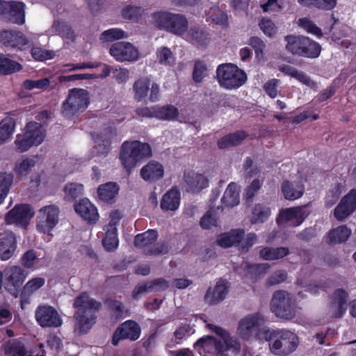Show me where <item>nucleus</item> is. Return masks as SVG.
<instances>
[{
	"label": "nucleus",
	"instance_id": "1",
	"mask_svg": "<svg viewBox=\"0 0 356 356\" xmlns=\"http://www.w3.org/2000/svg\"><path fill=\"white\" fill-rule=\"evenodd\" d=\"M73 307L76 309L74 331L86 334L96 323L95 314L100 309L101 303L83 292L74 299Z\"/></svg>",
	"mask_w": 356,
	"mask_h": 356
},
{
	"label": "nucleus",
	"instance_id": "2",
	"mask_svg": "<svg viewBox=\"0 0 356 356\" xmlns=\"http://www.w3.org/2000/svg\"><path fill=\"white\" fill-rule=\"evenodd\" d=\"M215 332L218 335V338L213 337H207L200 339L195 344L194 347L200 354H214L231 350L233 353H238L241 345L237 339H234L229 334L220 327L212 326Z\"/></svg>",
	"mask_w": 356,
	"mask_h": 356
},
{
	"label": "nucleus",
	"instance_id": "3",
	"mask_svg": "<svg viewBox=\"0 0 356 356\" xmlns=\"http://www.w3.org/2000/svg\"><path fill=\"white\" fill-rule=\"evenodd\" d=\"M263 333L264 340L268 341L269 349L274 355H289L296 350L300 343L297 334L289 330H268Z\"/></svg>",
	"mask_w": 356,
	"mask_h": 356
},
{
	"label": "nucleus",
	"instance_id": "4",
	"mask_svg": "<svg viewBox=\"0 0 356 356\" xmlns=\"http://www.w3.org/2000/svg\"><path fill=\"white\" fill-rule=\"evenodd\" d=\"M152 156V147L147 143L139 140L125 141L121 146L120 159L123 167L129 172L142 160Z\"/></svg>",
	"mask_w": 356,
	"mask_h": 356
},
{
	"label": "nucleus",
	"instance_id": "5",
	"mask_svg": "<svg viewBox=\"0 0 356 356\" xmlns=\"http://www.w3.org/2000/svg\"><path fill=\"white\" fill-rule=\"evenodd\" d=\"M270 309L276 317L286 321L294 318L298 314V307L293 296L284 290L274 292Z\"/></svg>",
	"mask_w": 356,
	"mask_h": 356
},
{
	"label": "nucleus",
	"instance_id": "6",
	"mask_svg": "<svg viewBox=\"0 0 356 356\" xmlns=\"http://www.w3.org/2000/svg\"><path fill=\"white\" fill-rule=\"evenodd\" d=\"M286 49L293 55L316 58L321 53V46L309 38L300 35H286Z\"/></svg>",
	"mask_w": 356,
	"mask_h": 356
},
{
	"label": "nucleus",
	"instance_id": "7",
	"mask_svg": "<svg viewBox=\"0 0 356 356\" xmlns=\"http://www.w3.org/2000/svg\"><path fill=\"white\" fill-rule=\"evenodd\" d=\"M216 78L221 87L226 89H234L241 87L245 83L247 75L236 65L225 63L218 67Z\"/></svg>",
	"mask_w": 356,
	"mask_h": 356
},
{
	"label": "nucleus",
	"instance_id": "8",
	"mask_svg": "<svg viewBox=\"0 0 356 356\" xmlns=\"http://www.w3.org/2000/svg\"><path fill=\"white\" fill-rule=\"evenodd\" d=\"M156 26L177 35H183L188 29V22L181 14L159 12L153 15Z\"/></svg>",
	"mask_w": 356,
	"mask_h": 356
},
{
	"label": "nucleus",
	"instance_id": "9",
	"mask_svg": "<svg viewBox=\"0 0 356 356\" xmlns=\"http://www.w3.org/2000/svg\"><path fill=\"white\" fill-rule=\"evenodd\" d=\"M264 319L258 313L246 315L238 323L237 334L243 339L250 340L252 338L264 340V333L268 330L261 329Z\"/></svg>",
	"mask_w": 356,
	"mask_h": 356
},
{
	"label": "nucleus",
	"instance_id": "10",
	"mask_svg": "<svg viewBox=\"0 0 356 356\" xmlns=\"http://www.w3.org/2000/svg\"><path fill=\"white\" fill-rule=\"evenodd\" d=\"M90 102L87 90L81 88H73L69 90L67 98L62 105V113L67 118L83 112Z\"/></svg>",
	"mask_w": 356,
	"mask_h": 356
},
{
	"label": "nucleus",
	"instance_id": "11",
	"mask_svg": "<svg viewBox=\"0 0 356 356\" xmlns=\"http://www.w3.org/2000/svg\"><path fill=\"white\" fill-rule=\"evenodd\" d=\"M348 301V293L345 290H335L329 297L327 315L332 318H341L347 310Z\"/></svg>",
	"mask_w": 356,
	"mask_h": 356
},
{
	"label": "nucleus",
	"instance_id": "12",
	"mask_svg": "<svg viewBox=\"0 0 356 356\" xmlns=\"http://www.w3.org/2000/svg\"><path fill=\"white\" fill-rule=\"evenodd\" d=\"M6 289L15 297H17L19 289L27 277V272L19 266H10L3 270Z\"/></svg>",
	"mask_w": 356,
	"mask_h": 356
},
{
	"label": "nucleus",
	"instance_id": "13",
	"mask_svg": "<svg viewBox=\"0 0 356 356\" xmlns=\"http://www.w3.org/2000/svg\"><path fill=\"white\" fill-rule=\"evenodd\" d=\"M59 208L55 204L42 207L37 218V229L42 233L49 232L58 222Z\"/></svg>",
	"mask_w": 356,
	"mask_h": 356
},
{
	"label": "nucleus",
	"instance_id": "14",
	"mask_svg": "<svg viewBox=\"0 0 356 356\" xmlns=\"http://www.w3.org/2000/svg\"><path fill=\"white\" fill-rule=\"evenodd\" d=\"M33 215L34 212L29 204H18L6 213L5 221L8 225H15L25 228Z\"/></svg>",
	"mask_w": 356,
	"mask_h": 356
},
{
	"label": "nucleus",
	"instance_id": "15",
	"mask_svg": "<svg viewBox=\"0 0 356 356\" xmlns=\"http://www.w3.org/2000/svg\"><path fill=\"white\" fill-rule=\"evenodd\" d=\"M24 7L22 2L0 0V15L8 22L23 24L25 22Z\"/></svg>",
	"mask_w": 356,
	"mask_h": 356
},
{
	"label": "nucleus",
	"instance_id": "16",
	"mask_svg": "<svg viewBox=\"0 0 356 356\" xmlns=\"http://www.w3.org/2000/svg\"><path fill=\"white\" fill-rule=\"evenodd\" d=\"M35 317L42 327H58L63 323L57 310L51 306H39L35 311Z\"/></svg>",
	"mask_w": 356,
	"mask_h": 356
},
{
	"label": "nucleus",
	"instance_id": "17",
	"mask_svg": "<svg viewBox=\"0 0 356 356\" xmlns=\"http://www.w3.org/2000/svg\"><path fill=\"white\" fill-rule=\"evenodd\" d=\"M109 52L116 60L120 62H133L139 58L138 50L128 42H118L113 44Z\"/></svg>",
	"mask_w": 356,
	"mask_h": 356
},
{
	"label": "nucleus",
	"instance_id": "18",
	"mask_svg": "<svg viewBox=\"0 0 356 356\" xmlns=\"http://www.w3.org/2000/svg\"><path fill=\"white\" fill-rule=\"evenodd\" d=\"M309 213L308 205L288 208L280 212L277 222L278 224L291 222L293 226H298L304 221Z\"/></svg>",
	"mask_w": 356,
	"mask_h": 356
},
{
	"label": "nucleus",
	"instance_id": "19",
	"mask_svg": "<svg viewBox=\"0 0 356 356\" xmlns=\"http://www.w3.org/2000/svg\"><path fill=\"white\" fill-rule=\"evenodd\" d=\"M140 334V325L136 321L131 320L127 321L118 326L114 332L112 343L114 346H117L121 339H124L136 341L139 338Z\"/></svg>",
	"mask_w": 356,
	"mask_h": 356
},
{
	"label": "nucleus",
	"instance_id": "20",
	"mask_svg": "<svg viewBox=\"0 0 356 356\" xmlns=\"http://www.w3.org/2000/svg\"><path fill=\"white\" fill-rule=\"evenodd\" d=\"M356 210V190L352 189L342 197L333 211L338 221H343Z\"/></svg>",
	"mask_w": 356,
	"mask_h": 356
},
{
	"label": "nucleus",
	"instance_id": "21",
	"mask_svg": "<svg viewBox=\"0 0 356 356\" xmlns=\"http://www.w3.org/2000/svg\"><path fill=\"white\" fill-rule=\"evenodd\" d=\"M117 136L116 129L108 127L100 134L93 135L97 154L106 156L110 151L111 140Z\"/></svg>",
	"mask_w": 356,
	"mask_h": 356
},
{
	"label": "nucleus",
	"instance_id": "22",
	"mask_svg": "<svg viewBox=\"0 0 356 356\" xmlns=\"http://www.w3.org/2000/svg\"><path fill=\"white\" fill-rule=\"evenodd\" d=\"M229 284L227 281L220 280L215 286L209 287L204 297L205 302L213 305L222 301L227 296L229 291Z\"/></svg>",
	"mask_w": 356,
	"mask_h": 356
},
{
	"label": "nucleus",
	"instance_id": "23",
	"mask_svg": "<svg viewBox=\"0 0 356 356\" xmlns=\"http://www.w3.org/2000/svg\"><path fill=\"white\" fill-rule=\"evenodd\" d=\"M0 42L6 47L22 49L29 40L20 31L2 30L0 31Z\"/></svg>",
	"mask_w": 356,
	"mask_h": 356
},
{
	"label": "nucleus",
	"instance_id": "24",
	"mask_svg": "<svg viewBox=\"0 0 356 356\" xmlns=\"http://www.w3.org/2000/svg\"><path fill=\"white\" fill-rule=\"evenodd\" d=\"M74 210L89 224H95L99 220L97 208L88 199H82L74 205Z\"/></svg>",
	"mask_w": 356,
	"mask_h": 356
},
{
	"label": "nucleus",
	"instance_id": "25",
	"mask_svg": "<svg viewBox=\"0 0 356 356\" xmlns=\"http://www.w3.org/2000/svg\"><path fill=\"white\" fill-rule=\"evenodd\" d=\"M184 179L186 191L193 193H197L208 186L207 178L193 171L186 172Z\"/></svg>",
	"mask_w": 356,
	"mask_h": 356
},
{
	"label": "nucleus",
	"instance_id": "26",
	"mask_svg": "<svg viewBox=\"0 0 356 356\" xmlns=\"http://www.w3.org/2000/svg\"><path fill=\"white\" fill-rule=\"evenodd\" d=\"M17 248V238L12 232H6L0 237V259L6 261L14 254Z\"/></svg>",
	"mask_w": 356,
	"mask_h": 356
},
{
	"label": "nucleus",
	"instance_id": "27",
	"mask_svg": "<svg viewBox=\"0 0 356 356\" xmlns=\"http://www.w3.org/2000/svg\"><path fill=\"white\" fill-rule=\"evenodd\" d=\"M168 282L163 278H159L152 281L138 285L134 290L132 296L134 299H138L140 296L144 293L153 291H160L168 289Z\"/></svg>",
	"mask_w": 356,
	"mask_h": 356
},
{
	"label": "nucleus",
	"instance_id": "28",
	"mask_svg": "<svg viewBox=\"0 0 356 356\" xmlns=\"http://www.w3.org/2000/svg\"><path fill=\"white\" fill-rule=\"evenodd\" d=\"M164 175L163 165L155 161H149L140 170L141 177L147 182H154L161 179Z\"/></svg>",
	"mask_w": 356,
	"mask_h": 356
},
{
	"label": "nucleus",
	"instance_id": "29",
	"mask_svg": "<svg viewBox=\"0 0 356 356\" xmlns=\"http://www.w3.org/2000/svg\"><path fill=\"white\" fill-rule=\"evenodd\" d=\"M158 237L157 232L149 229L146 232L136 236L134 245L141 249L144 254H147Z\"/></svg>",
	"mask_w": 356,
	"mask_h": 356
},
{
	"label": "nucleus",
	"instance_id": "30",
	"mask_svg": "<svg viewBox=\"0 0 356 356\" xmlns=\"http://www.w3.org/2000/svg\"><path fill=\"white\" fill-rule=\"evenodd\" d=\"M351 229L346 225H340L331 229L327 234L326 243L334 245L346 242L351 235Z\"/></svg>",
	"mask_w": 356,
	"mask_h": 356
},
{
	"label": "nucleus",
	"instance_id": "31",
	"mask_svg": "<svg viewBox=\"0 0 356 356\" xmlns=\"http://www.w3.org/2000/svg\"><path fill=\"white\" fill-rule=\"evenodd\" d=\"M24 134L35 146L40 145L45 137L44 129L35 122H30L26 124Z\"/></svg>",
	"mask_w": 356,
	"mask_h": 356
},
{
	"label": "nucleus",
	"instance_id": "32",
	"mask_svg": "<svg viewBox=\"0 0 356 356\" xmlns=\"http://www.w3.org/2000/svg\"><path fill=\"white\" fill-rule=\"evenodd\" d=\"M180 204V193L177 188H172L165 193L161 202V207L165 211H175Z\"/></svg>",
	"mask_w": 356,
	"mask_h": 356
},
{
	"label": "nucleus",
	"instance_id": "33",
	"mask_svg": "<svg viewBox=\"0 0 356 356\" xmlns=\"http://www.w3.org/2000/svg\"><path fill=\"white\" fill-rule=\"evenodd\" d=\"M240 187L234 182L230 183L226 188L221 199L225 207H233L239 204Z\"/></svg>",
	"mask_w": 356,
	"mask_h": 356
},
{
	"label": "nucleus",
	"instance_id": "34",
	"mask_svg": "<svg viewBox=\"0 0 356 356\" xmlns=\"http://www.w3.org/2000/svg\"><path fill=\"white\" fill-rule=\"evenodd\" d=\"M243 234V229L232 230L229 233L222 234L217 240V243L222 248L237 245L241 241Z\"/></svg>",
	"mask_w": 356,
	"mask_h": 356
},
{
	"label": "nucleus",
	"instance_id": "35",
	"mask_svg": "<svg viewBox=\"0 0 356 356\" xmlns=\"http://www.w3.org/2000/svg\"><path fill=\"white\" fill-rule=\"evenodd\" d=\"M248 134L243 131H238L229 134L218 141V146L220 149H226L239 145Z\"/></svg>",
	"mask_w": 356,
	"mask_h": 356
},
{
	"label": "nucleus",
	"instance_id": "36",
	"mask_svg": "<svg viewBox=\"0 0 356 356\" xmlns=\"http://www.w3.org/2000/svg\"><path fill=\"white\" fill-rule=\"evenodd\" d=\"M282 191L286 200H294L302 195L304 188L298 183L285 181L282 184Z\"/></svg>",
	"mask_w": 356,
	"mask_h": 356
},
{
	"label": "nucleus",
	"instance_id": "37",
	"mask_svg": "<svg viewBox=\"0 0 356 356\" xmlns=\"http://www.w3.org/2000/svg\"><path fill=\"white\" fill-rule=\"evenodd\" d=\"M119 192L118 186L113 182L101 185L98 188V196L102 201L112 202Z\"/></svg>",
	"mask_w": 356,
	"mask_h": 356
},
{
	"label": "nucleus",
	"instance_id": "38",
	"mask_svg": "<svg viewBox=\"0 0 356 356\" xmlns=\"http://www.w3.org/2000/svg\"><path fill=\"white\" fill-rule=\"evenodd\" d=\"M186 38L193 44L200 46L207 44L209 37L208 33L199 26H192L188 30Z\"/></svg>",
	"mask_w": 356,
	"mask_h": 356
},
{
	"label": "nucleus",
	"instance_id": "39",
	"mask_svg": "<svg viewBox=\"0 0 356 356\" xmlns=\"http://www.w3.org/2000/svg\"><path fill=\"white\" fill-rule=\"evenodd\" d=\"M289 254L287 248H263L259 251L260 257L264 260H275L280 259Z\"/></svg>",
	"mask_w": 356,
	"mask_h": 356
},
{
	"label": "nucleus",
	"instance_id": "40",
	"mask_svg": "<svg viewBox=\"0 0 356 356\" xmlns=\"http://www.w3.org/2000/svg\"><path fill=\"white\" fill-rule=\"evenodd\" d=\"M150 80L147 78H141L136 81L133 85L134 99L137 102L143 101L147 96L149 90Z\"/></svg>",
	"mask_w": 356,
	"mask_h": 356
},
{
	"label": "nucleus",
	"instance_id": "41",
	"mask_svg": "<svg viewBox=\"0 0 356 356\" xmlns=\"http://www.w3.org/2000/svg\"><path fill=\"white\" fill-rule=\"evenodd\" d=\"M15 121L10 116H6L0 122V144L5 143L13 134Z\"/></svg>",
	"mask_w": 356,
	"mask_h": 356
},
{
	"label": "nucleus",
	"instance_id": "42",
	"mask_svg": "<svg viewBox=\"0 0 356 356\" xmlns=\"http://www.w3.org/2000/svg\"><path fill=\"white\" fill-rule=\"evenodd\" d=\"M3 350L6 356H26L27 353L24 345L17 339L7 342L4 345Z\"/></svg>",
	"mask_w": 356,
	"mask_h": 356
},
{
	"label": "nucleus",
	"instance_id": "43",
	"mask_svg": "<svg viewBox=\"0 0 356 356\" xmlns=\"http://www.w3.org/2000/svg\"><path fill=\"white\" fill-rule=\"evenodd\" d=\"M269 268L267 264H246L244 267V275L248 278L255 280L266 273Z\"/></svg>",
	"mask_w": 356,
	"mask_h": 356
},
{
	"label": "nucleus",
	"instance_id": "44",
	"mask_svg": "<svg viewBox=\"0 0 356 356\" xmlns=\"http://www.w3.org/2000/svg\"><path fill=\"white\" fill-rule=\"evenodd\" d=\"M179 115L178 109L172 105L156 106V118L163 120H173Z\"/></svg>",
	"mask_w": 356,
	"mask_h": 356
},
{
	"label": "nucleus",
	"instance_id": "45",
	"mask_svg": "<svg viewBox=\"0 0 356 356\" xmlns=\"http://www.w3.org/2000/svg\"><path fill=\"white\" fill-rule=\"evenodd\" d=\"M104 248L109 252L115 250L118 246L117 228H108L102 241Z\"/></svg>",
	"mask_w": 356,
	"mask_h": 356
},
{
	"label": "nucleus",
	"instance_id": "46",
	"mask_svg": "<svg viewBox=\"0 0 356 356\" xmlns=\"http://www.w3.org/2000/svg\"><path fill=\"white\" fill-rule=\"evenodd\" d=\"M22 66L19 63L11 60L3 54H0V74H12L20 70Z\"/></svg>",
	"mask_w": 356,
	"mask_h": 356
},
{
	"label": "nucleus",
	"instance_id": "47",
	"mask_svg": "<svg viewBox=\"0 0 356 356\" xmlns=\"http://www.w3.org/2000/svg\"><path fill=\"white\" fill-rule=\"evenodd\" d=\"M13 176L10 173H0V204L3 202L9 193L13 184Z\"/></svg>",
	"mask_w": 356,
	"mask_h": 356
},
{
	"label": "nucleus",
	"instance_id": "48",
	"mask_svg": "<svg viewBox=\"0 0 356 356\" xmlns=\"http://www.w3.org/2000/svg\"><path fill=\"white\" fill-rule=\"evenodd\" d=\"M270 210L268 207L262 204H257L252 211L251 222L253 224L263 222L267 220L270 216Z\"/></svg>",
	"mask_w": 356,
	"mask_h": 356
},
{
	"label": "nucleus",
	"instance_id": "49",
	"mask_svg": "<svg viewBox=\"0 0 356 356\" xmlns=\"http://www.w3.org/2000/svg\"><path fill=\"white\" fill-rule=\"evenodd\" d=\"M45 282V280L42 277H35L29 280L24 286L21 295L22 296H29L33 293L42 287Z\"/></svg>",
	"mask_w": 356,
	"mask_h": 356
},
{
	"label": "nucleus",
	"instance_id": "50",
	"mask_svg": "<svg viewBox=\"0 0 356 356\" xmlns=\"http://www.w3.org/2000/svg\"><path fill=\"white\" fill-rule=\"evenodd\" d=\"M218 217L216 210L211 208L201 218L200 226L204 229H211L218 225Z\"/></svg>",
	"mask_w": 356,
	"mask_h": 356
},
{
	"label": "nucleus",
	"instance_id": "51",
	"mask_svg": "<svg viewBox=\"0 0 356 356\" xmlns=\"http://www.w3.org/2000/svg\"><path fill=\"white\" fill-rule=\"evenodd\" d=\"M342 191L343 185L341 183L336 184L332 188H330L325 197V207L327 208L332 207L339 200Z\"/></svg>",
	"mask_w": 356,
	"mask_h": 356
},
{
	"label": "nucleus",
	"instance_id": "52",
	"mask_svg": "<svg viewBox=\"0 0 356 356\" xmlns=\"http://www.w3.org/2000/svg\"><path fill=\"white\" fill-rule=\"evenodd\" d=\"M35 165L34 159L24 158L17 163L15 170L17 175L23 177L27 175L29 170Z\"/></svg>",
	"mask_w": 356,
	"mask_h": 356
},
{
	"label": "nucleus",
	"instance_id": "53",
	"mask_svg": "<svg viewBox=\"0 0 356 356\" xmlns=\"http://www.w3.org/2000/svg\"><path fill=\"white\" fill-rule=\"evenodd\" d=\"M208 15L211 21L219 25H226L227 24V15L225 11L218 6H213L210 8Z\"/></svg>",
	"mask_w": 356,
	"mask_h": 356
},
{
	"label": "nucleus",
	"instance_id": "54",
	"mask_svg": "<svg viewBox=\"0 0 356 356\" xmlns=\"http://www.w3.org/2000/svg\"><path fill=\"white\" fill-rule=\"evenodd\" d=\"M53 28L59 35L63 38L73 41L75 38V35L71 27L63 22H54Z\"/></svg>",
	"mask_w": 356,
	"mask_h": 356
},
{
	"label": "nucleus",
	"instance_id": "55",
	"mask_svg": "<svg viewBox=\"0 0 356 356\" xmlns=\"http://www.w3.org/2000/svg\"><path fill=\"white\" fill-rule=\"evenodd\" d=\"M207 74L206 63L200 60L195 61L193 70V79L195 83H201Z\"/></svg>",
	"mask_w": 356,
	"mask_h": 356
},
{
	"label": "nucleus",
	"instance_id": "56",
	"mask_svg": "<svg viewBox=\"0 0 356 356\" xmlns=\"http://www.w3.org/2000/svg\"><path fill=\"white\" fill-rule=\"evenodd\" d=\"M143 10L139 6H127L122 10V16L124 19L137 21L143 15Z\"/></svg>",
	"mask_w": 356,
	"mask_h": 356
},
{
	"label": "nucleus",
	"instance_id": "57",
	"mask_svg": "<svg viewBox=\"0 0 356 356\" xmlns=\"http://www.w3.org/2000/svg\"><path fill=\"white\" fill-rule=\"evenodd\" d=\"M127 38V33L120 29H111L104 31L100 39L104 42H111L115 40Z\"/></svg>",
	"mask_w": 356,
	"mask_h": 356
},
{
	"label": "nucleus",
	"instance_id": "58",
	"mask_svg": "<svg viewBox=\"0 0 356 356\" xmlns=\"http://www.w3.org/2000/svg\"><path fill=\"white\" fill-rule=\"evenodd\" d=\"M65 197L67 200H74L83 194V186L81 184L69 183L65 186Z\"/></svg>",
	"mask_w": 356,
	"mask_h": 356
},
{
	"label": "nucleus",
	"instance_id": "59",
	"mask_svg": "<svg viewBox=\"0 0 356 356\" xmlns=\"http://www.w3.org/2000/svg\"><path fill=\"white\" fill-rule=\"evenodd\" d=\"M14 143L15 146V150L19 152H24L34 145L31 140H29V138L24 134V132L23 134L17 135Z\"/></svg>",
	"mask_w": 356,
	"mask_h": 356
},
{
	"label": "nucleus",
	"instance_id": "60",
	"mask_svg": "<svg viewBox=\"0 0 356 356\" xmlns=\"http://www.w3.org/2000/svg\"><path fill=\"white\" fill-rule=\"evenodd\" d=\"M50 85V81L47 78H44L38 80H25L23 82L22 86L26 90H32L34 88L46 89Z\"/></svg>",
	"mask_w": 356,
	"mask_h": 356
},
{
	"label": "nucleus",
	"instance_id": "61",
	"mask_svg": "<svg viewBox=\"0 0 356 356\" xmlns=\"http://www.w3.org/2000/svg\"><path fill=\"white\" fill-rule=\"evenodd\" d=\"M157 58L161 64L170 65L174 61V56L172 51L166 47H161L157 50Z\"/></svg>",
	"mask_w": 356,
	"mask_h": 356
},
{
	"label": "nucleus",
	"instance_id": "62",
	"mask_svg": "<svg viewBox=\"0 0 356 356\" xmlns=\"http://www.w3.org/2000/svg\"><path fill=\"white\" fill-rule=\"evenodd\" d=\"M298 25L309 33L314 34L318 37L322 36L321 30L307 18L300 19L298 20Z\"/></svg>",
	"mask_w": 356,
	"mask_h": 356
},
{
	"label": "nucleus",
	"instance_id": "63",
	"mask_svg": "<svg viewBox=\"0 0 356 356\" xmlns=\"http://www.w3.org/2000/svg\"><path fill=\"white\" fill-rule=\"evenodd\" d=\"M31 55L34 59L43 61L54 58L55 53L51 50H46L40 47H33L31 50Z\"/></svg>",
	"mask_w": 356,
	"mask_h": 356
},
{
	"label": "nucleus",
	"instance_id": "64",
	"mask_svg": "<svg viewBox=\"0 0 356 356\" xmlns=\"http://www.w3.org/2000/svg\"><path fill=\"white\" fill-rule=\"evenodd\" d=\"M195 332V329L189 324H181L174 332L173 335L176 339L181 340Z\"/></svg>",
	"mask_w": 356,
	"mask_h": 356
}]
</instances>
